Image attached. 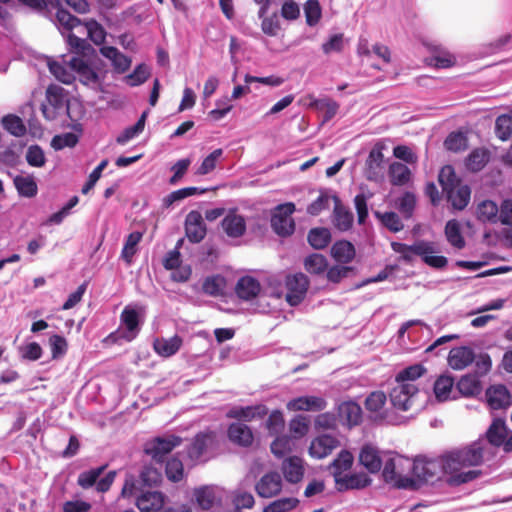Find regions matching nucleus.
Instances as JSON below:
<instances>
[{"instance_id":"1","label":"nucleus","mask_w":512,"mask_h":512,"mask_svg":"<svg viewBox=\"0 0 512 512\" xmlns=\"http://www.w3.org/2000/svg\"><path fill=\"white\" fill-rule=\"evenodd\" d=\"M483 441L452 450L437 460L417 458L413 461V474L419 480L428 482L436 477L440 470L451 475V482L455 484L467 483L478 476L476 470H467L477 466L483 461Z\"/></svg>"},{"instance_id":"2","label":"nucleus","mask_w":512,"mask_h":512,"mask_svg":"<svg viewBox=\"0 0 512 512\" xmlns=\"http://www.w3.org/2000/svg\"><path fill=\"white\" fill-rule=\"evenodd\" d=\"M50 72L62 83L78 79L83 85L98 90L102 80L94 65L86 57L61 56V61L48 62Z\"/></svg>"},{"instance_id":"3","label":"nucleus","mask_w":512,"mask_h":512,"mask_svg":"<svg viewBox=\"0 0 512 512\" xmlns=\"http://www.w3.org/2000/svg\"><path fill=\"white\" fill-rule=\"evenodd\" d=\"M392 250L400 254L401 259L406 263H411L415 256L420 257L427 266L441 270L448 264L447 257L440 255L441 245L435 241L417 240L412 245L400 242L391 243Z\"/></svg>"},{"instance_id":"4","label":"nucleus","mask_w":512,"mask_h":512,"mask_svg":"<svg viewBox=\"0 0 512 512\" xmlns=\"http://www.w3.org/2000/svg\"><path fill=\"white\" fill-rule=\"evenodd\" d=\"M142 308L129 304L120 314V325L103 340L106 345H122L133 341L139 334L142 325Z\"/></svg>"},{"instance_id":"5","label":"nucleus","mask_w":512,"mask_h":512,"mask_svg":"<svg viewBox=\"0 0 512 512\" xmlns=\"http://www.w3.org/2000/svg\"><path fill=\"white\" fill-rule=\"evenodd\" d=\"M55 24L66 38V44L71 53L69 56L86 57L93 50L85 39L72 33L73 29L82 26V22L78 17L72 15L66 9H58L55 14Z\"/></svg>"},{"instance_id":"6","label":"nucleus","mask_w":512,"mask_h":512,"mask_svg":"<svg viewBox=\"0 0 512 512\" xmlns=\"http://www.w3.org/2000/svg\"><path fill=\"white\" fill-rule=\"evenodd\" d=\"M439 182L448 201L457 210H463L470 201L471 190L457 178L452 166H444L439 173Z\"/></svg>"},{"instance_id":"7","label":"nucleus","mask_w":512,"mask_h":512,"mask_svg":"<svg viewBox=\"0 0 512 512\" xmlns=\"http://www.w3.org/2000/svg\"><path fill=\"white\" fill-rule=\"evenodd\" d=\"M420 391L415 384L396 383L390 392L392 406L399 411H420L423 402H419Z\"/></svg>"},{"instance_id":"8","label":"nucleus","mask_w":512,"mask_h":512,"mask_svg":"<svg viewBox=\"0 0 512 512\" xmlns=\"http://www.w3.org/2000/svg\"><path fill=\"white\" fill-rule=\"evenodd\" d=\"M42 114L45 119L52 121L57 117L68 114V95L66 90L55 84L48 86L46 90V101L41 104Z\"/></svg>"},{"instance_id":"9","label":"nucleus","mask_w":512,"mask_h":512,"mask_svg":"<svg viewBox=\"0 0 512 512\" xmlns=\"http://www.w3.org/2000/svg\"><path fill=\"white\" fill-rule=\"evenodd\" d=\"M295 209L292 202L279 204L274 208L271 216V226L276 234L288 236L294 232L295 222L291 216Z\"/></svg>"},{"instance_id":"10","label":"nucleus","mask_w":512,"mask_h":512,"mask_svg":"<svg viewBox=\"0 0 512 512\" xmlns=\"http://www.w3.org/2000/svg\"><path fill=\"white\" fill-rule=\"evenodd\" d=\"M286 300L291 306L300 304L306 296L309 279L303 273H295L286 277Z\"/></svg>"},{"instance_id":"11","label":"nucleus","mask_w":512,"mask_h":512,"mask_svg":"<svg viewBox=\"0 0 512 512\" xmlns=\"http://www.w3.org/2000/svg\"><path fill=\"white\" fill-rule=\"evenodd\" d=\"M182 243L183 239L178 240L176 247L167 254L163 262L164 267L170 270V278L175 282H185L191 276L190 266L181 263L178 249Z\"/></svg>"},{"instance_id":"12","label":"nucleus","mask_w":512,"mask_h":512,"mask_svg":"<svg viewBox=\"0 0 512 512\" xmlns=\"http://www.w3.org/2000/svg\"><path fill=\"white\" fill-rule=\"evenodd\" d=\"M384 146L376 144L370 151L366 160V178L370 181L380 182L384 178Z\"/></svg>"},{"instance_id":"13","label":"nucleus","mask_w":512,"mask_h":512,"mask_svg":"<svg viewBox=\"0 0 512 512\" xmlns=\"http://www.w3.org/2000/svg\"><path fill=\"white\" fill-rule=\"evenodd\" d=\"M282 490V478L278 472L264 474L255 484V491L261 498H272Z\"/></svg>"},{"instance_id":"14","label":"nucleus","mask_w":512,"mask_h":512,"mask_svg":"<svg viewBox=\"0 0 512 512\" xmlns=\"http://www.w3.org/2000/svg\"><path fill=\"white\" fill-rule=\"evenodd\" d=\"M206 225L199 211H190L185 219V233L192 243L201 242L206 236Z\"/></svg>"},{"instance_id":"15","label":"nucleus","mask_w":512,"mask_h":512,"mask_svg":"<svg viewBox=\"0 0 512 512\" xmlns=\"http://www.w3.org/2000/svg\"><path fill=\"white\" fill-rule=\"evenodd\" d=\"M327 402L323 397L315 395L300 396L288 401L286 407L289 411L318 412L326 408Z\"/></svg>"},{"instance_id":"16","label":"nucleus","mask_w":512,"mask_h":512,"mask_svg":"<svg viewBox=\"0 0 512 512\" xmlns=\"http://www.w3.org/2000/svg\"><path fill=\"white\" fill-rule=\"evenodd\" d=\"M339 446V440L332 435L323 434L312 440L309 454L316 459H322L332 453Z\"/></svg>"},{"instance_id":"17","label":"nucleus","mask_w":512,"mask_h":512,"mask_svg":"<svg viewBox=\"0 0 512 512\" xmlns=\"http://www.w3.org/2000/svg\"><path fill=\"white\" fill-rule=\"evenodd\" d=\"M401 463H407L406 457L391 452L384 454L382 475L385 482L392 483L398 487H406L405 483H400V472L396 471V465H401Z\"/></svg>"},{"instance_id":"18","label":"nucleus","mask_w":512,"mask_h":512,"mask_svg":"<svg viewBox=\"0 0 512 512\" xmlns=\"http://www.w3.org/2000/svg\"><path fill=\"white\" fill-rule=\"evenodd\" d=\"M507 437V429L504 420L497 418L494 419L490 427L486 432V439H478V441H483V456L485 455L488 444L489 443L493 447H499L505 443V439Z\"/></svg>"},{"instance_id":"19","label":"nucleus","mask_w":512,"mask_h":512,"mask_svg":"<svg viewBox=\"0 0 512 512\" xmlns=\"http://www.w3.org/2000/svg\"><path fill=\"white\" fill-rule=\"evenodd\" d=\"M222 229L230 238H239L246 232V220L235 210L229 211L221 222Z\"/></svg>"},{"instance_id":"20","label":"nucleus","mask_w":512,"mask_h":512,"mask_svg":"<svg viewBox=\"0 0 512 512\" xmlns=\"http://www.w3.org/2000/svg\"><path fill=\"white\" fill-rule=\"evenodd\" d=\"M100 53L110 61L115 73L124 74L131 66V58L114 46H101Z\"/></svg>"},{"instance_id":"21","label":"nucleus","mask_w":512,"mask_h":512,"mask_svg":"<svg viewBox=\"0 0 512 512\" xmlns=\"http://www.w3.org/2000/svg\"><path fill=\"white\" fill-rule=\"evenodd\" d=\"M475 360L474 351L467 346L452 348L448 355V365L454 370H463Z\"/></svg>"},{"instance_id":"22","label":"nucleus","mask_w":512,"mask_h":512,"mask_svg":"<svg viewBox=\"0 0 512 512\" xmlns=\"http://www.w3.org/2000/svg\"><path fill=\"white\" fill-rule=\"evenodd\" d=\"M338 416L343 424L352 427L360 423L362 409L356 402H343L338 406Z\"/></svg>"},{"instance_id":"23","label":"nucleus","mask_w":512,"mask_h":512,"mask_svg":"<svg viewBox=\"0 0 512 512\" xmlns=\"http://www.w3.org/2000/svg\"><path fill=\"white\" fill-rule=\"evenodd\" d=\"M486 399L489 407L494 410L506 408L510 405V395L504 385H495L488 388Z\"/></svg>"},{"instance_id":"24","label":"nucleus","mask_w":512,"mask_h":512,"mask_svg":"<svg viewBox=\"0 0 512 512\" xmlns=\"http://www.w3.org/2000/svg\"><path fill=\"white\" fill-rule=\"evenodd\" d=\"M282 472L288 482H300L304 475L303 460L297 456L285 459L282 463Z\"/></svg>"},{"instance_id":"25","label":"nucleus","mask_w":512,"mask_h":512,"mask_svg":"<svg viewBox=\"0 0 512 512\" xmlns=\"http://www.w3.org/2000/svg\"><path fill=\"white\" fill-rule=\"evenodd\" d=\"M360 463L370 472L376 473L380 471L384 455L380 456L378 450L371 446L365 445L359 455Z\"/></svg>"},{"instance_id":"26","label":"nucleus","mask_w":512,"mask_h":512,"mask_svg":"<svg viewBox=\"0 0 512 512\" xmlns=\"http://www.w3.org/2000/svg\"><path fill=\"white\" fill-rule=\"evenodd\" d=\"M229 439L240 446H250L253 442L251 429L244 423H232L228 428Z\"/></svg>"},{"instance_id":"27","label":"nucleus","mask_w":512,"mask_h":512,"mask_svg":"<svg viewBox=\"0 0 512 512\" xmlns=\"http://www.w3.org/2000/svg\"><path fill=\"white\" fill-rule=\"evenodd\" d=\"M136 506L140 512H159L160 511V491H144L137 496Z\"/></svg>"},{"instance_id":"28","label":"nucleus","mask_w":512,"mask_h":512,"mask_svg":"<svg viewBox=\"0 0 512 512\" xmlns=\"http://www.w3.org/2000/svg\"><path fill=\"white\" fill-rule=\"evenodd\" d=\"M334 211H333V224L340 231H347L352 227L353 214L345 208L337 197L333 198Z\"/></svg>"},{"instance_id":"29","label":"nucleus","mask_w":512,"mask_h":512,"mask_svg":"<svg viewBox=\"0 0 512 512\" xmlns=\"http://www.w3.org/2000/svg\"><path fill=\"white\" fill-rule=\"evenodd\" d=\"M213 437L208 433L196 435L194 441L190 444L187 455L192 462L200 461L208 448L212 444Z\"/></svg>"},{"instance_id":"30","label":"nucleus","mask_w":512,"mask_h":512,"mask_svg":"<svg viewBox=\"0 0 512 512\" xmlns=\"http://www.w3.org/2000/svg\"><path fill=\"white\" fill-rule=\"evenodd\" d=\"M390 183L394 186H405L412 178L411 170L401 162H392L388 168Z\"/></svg>"},{"instance_id":"31","label":"nucleus","mask_w":512,"mask_h":512,"mask_svg":"<svg viewBox=\"0 0 512 512\" xmlns=\"http://www.w3.org/2000/svg\"><path fill=\"white\" fill-rule=\"evenodd\" d=\"M194 497L199 507L204 510L211 509L220 501L217 495V489L213 486H204L195 489Z\"/></svg>"},{"instance_id":"32","label":"nucleus","mask_w":512,"mask_h":512,"mask_svg":"<svg viewBox=\"0 0 512 512\" xmlns=\"http://www.w3.org/2000/svg\"><path fill=\"white\" fill-rule=\"evenodd\" d=\"M259 291V282L250 276L240 278L236 285V293L238 297L244 300H250L256 297Z\"/></svg>"},{"instance_id":"33","label":"nucleus","mask_w":512,"mask_h":512,"mask_svg":"<svg viewBox=\"0 0 512 512\" xmlns=\"http://www.w3.org/2000/svg\"><path fill=\"white\" fill-rule=\"evenodd\" d=\"M146 117L147 111H144L134 125L125 128L121 133H119L116 137V143L124 146L138 137L144 130Z\"/></svg>"},{"instance_id":"34","label":"nucleus","mask_w":512,"mask_h":512,"mask_svg":"<svg viewBox=\"0 0 512 512\" xmlns=\"http://www.w3.org/2000/svg\"><path fill=\"white\" fill-rule=\"evenodd\" d=\"M371 479L365 473H354L345 475L341 478H336V483L339 486V490L343 489H361L368 486Z\"/></svg>"},{"instance_id":"35","label":"nucleus","mask_w":512,"mask_h":512,"mask_svg":"<svg viewBox=\"0 0 512 512\" xmlns=\"http://www.w3.org/2000/svg\"><path fill=\"white\" fill-rule=\"evenodd\" d=\"M16 2V0H14ZM20 4L31 10L46 15L51 10L64 9L61 6V0H17ZM16 6L13 8L15 9Z\"/></svg>"},{"instance_id":"36","label":"nucleus","mask_w":512,"mask_h":512,"mask_svg":"<svg viewBox=\"0 0 512 512\" xmlns=\"http://www.w3.org/2000/svg\"><path fill=\"white\" fill-rule=\"evenodd\" d=\"M206 192V189H202L199 187H185L178 189L176 191L171 192L163 199V205L166 207H172L184 199L194 196L200 195Z\"/></svg>"},{"instance_id":"37","label":"nucleus","mask_w":512,"mask_h":512,"mask_svg":"<svg viewBox=\"0 0 512 512\" xmlns=\"http://www.w3.org/2000/svg\"><path fill=\"white\" fill-rule=\"evenodd\" d=\"M499 207L491 200L481 201L476 207L477 219L482 222L496 223L498 221Z\"/></svg>"},{"instance_id":"38","label":"nucleus","mask_w":512,"mask_h":512,"mask_svg":"<svg viewBox=\"0 0 512 512\" xmlns=\"http://www.w3.org/2000/svg\"><path fill=\"white\" fill-rule=\"evenodd\" d=\"M142 233L139 231L131 232L125 239L124 246L121 251V258L130 265L138 250V244L142 240Z\"/></svg>"},{"instance_id":"39","label":"nucleus","mask_w":512,"mask_h":512,"mask_svg":"<svg viewBox=\"0 0 512 512\" xmlns=\"http://www.w3.org/2000/svg\"><path fill=\"white\" fill-rule=\"evenodd\" d=\"M459 392L466 397L477 396L481 393V382L476 375H464L457 383Z\"/></svg>"},{"instance_id":"40","label":"nucleus","mask_w":512,"mask_h":512,"mask_svg":"<svg viewBox=\"0 0 512 512\" xmlns=\"http://www.w3.org/2000/svg\"><path fill=\"white\" fill-rule=\"evenodd\" d=\"M445 236L448 243L456 249L465 247V239L461 233V225L455 220H449L445 225Z\"/></svg>"},{"instance_id":"41","label":"nucleus","mask_w":512,"mask_h":512,"mask_svg":"<svg viewBox=\"0 0 512 512\" xmlns=\"http://www.w3.org/2000/svg\"><path fill=\"white\" fill-rule=\"evenodd\" d=\"M331 254L337 262L349 263L355 257V248L350 242L342 240L332 246Z\"/></svg>"},{"instance_id":"42","label":"nucleus","mask_w":512,"mask_h":512,"mask_svg":"<svg viewBox=\"0 0 512 512\" xmlns=\"http://www.w3.org/2000/svg\"><path fill=\"white\" fill-rule=\"evenodd\" d=\"M309 98L311 99L310 107L324 112V121L331 120L339 109L338 103L329 98L315 99L313 96Z\"/></svg>"},{"instance_id":"43","label":"nucleus","mask_w":512,"mask_h":512,"mask_svg":"<svg viewBox=\"0 0 512 512\" xmlns=\"http://www.w3.org/2000/svg\"><path fill=\"white\" fill-rule=\"evenodd\" d=\"M223 156V149L218 148L213 150L209 155H207L201 162V164L196 168V175H207L214 171L219 162L221 161Z\"/></svg>"},{"instance_id":"44","label":"nucleus","mask_w":512,"mask_h":512,"mask_svg":"<svg viewBox=\"0 0 512 512\" xmlns=\"http://www.w3.org/2000/svg\"><path fill=\"white\" fill-rule=\"evenodd\" d=\"M1 123L3 128L15 137H22L26 133V126L23 120L15 114L4 116Z\"/></svg>"},{"instance_id":"45","label":"nucleus","mask_w":512,"mask_h":512,"mask_svg":"<svg viewBox=\"0 0 512 512\" xmlns=\"http://www.w3.org/2000/svg\"><path fill=\"white\" fill-rule=\"evenodd\" d=\"M304 268L310 274L321 275L328 268L327 259L318 253L311 254L304 259Z\"/></svg>"},{"instance_id":"46","label":"nucleus","mask_w":512,"mask_h":512,"mask_svg":"<svg viewBox=\"0 0 512 512\" xmlns=\"http://www.w3.org/2000/svg\"><path fill=\"white\" fill-rule=\"evenodd\" d=\"M82 30L87 32L88 38L96 45L104 43L106 38V31L104 27L96 20L91 19L85 23H82Z\"/></svg>"},{"instance_id":"47","label":"nucleus","mask_w":512,"mask_h":512,"mask_svg":"<svg viewBox=\"0 0 512 512\" xmlns=\"http://www.w3.org/2000/svg\"><path fill=\"white\" fill-rule=\"evenodd\" d=\"M140 483L142 488H158L160 483V472L154 465H144L140 473Z\"/></svg>"},{"instance_id":"48","label":"nucleus","mask_w":512,"mask_h":512,"mask_svg":"<svg viewBox=\"0 0 512 512\" xmlns=\"http://www.w3.org/2000/svg\"><path fill=\"white\" fill-rule=\"evenodd\" d=\"M489 160V152L485 149H474L466 159V167L468 170L480 171Z\"/></svg>"},{"instance_id":"49","label":"nucleus","mask_w":512,"mask_h":512,"mask_svg":"<svg viewBox=\"0 0 512 512\" xmlns=\"http://www.w3.org/2000/svg\"><path fill=\"white\" fill-rule=\"evenodd\" d=\"M107 465H102L96 468H92L87 471H83L79 474L77 483L83 489H89L96 486L97 480L103 474Z\"/></svg>"},{"instance_id":"50","label":"nucleus","mask_w":512,"mask_h":512,"mask_svg":"<svg viewBox=\"0 0 512 512\" xmlns=\"http://www.w3.org/2000/svg\"><path fill=\"white\" fill-rule=\"evenodd\" d=\"M14 185L20 196L31 198L37 194V184L30 176H16Z\"/></svg>"},{"instance_id":"51","label":"nucleus","mask_w":512,"mask_h":512,"mask_svg":"<svg viewBox=\"0 0 512 512\" xmlns=\"http://www.w3.org/2000/svg\"><path fill=\"white\" fill-rule=\"evenodd\" d=\"M454 379L447 375L440 376L434 384V393L439 401H446L450 398Z\"/></svg>"},{"instance_id":"52","label":"nucleus","mask_w":512,"mask_h":512,"mask_svg":"<svg viewBox=\"0 0 512 512\" xmlns=\"http://www.w3.org/2000/svg\"><path fill=\"white\" fill-rule=\"evenodd\" d=\"M425 371L426 369L421 364L411 365L397 374L396 383L414 384V381L421 377Z\"/></svg>"},{"instance_id":"53","label":"nucleus","mask_w":512,"mask_h":512,"mask_svg":"<svg viewBox=\"0 0 512 512\" xmlns=\"http://www.w3.org/2000/svg\"><path fill=\"white\" fill-rule=\"evenodd\" d=\"M331 239V235L326 228H314L308 234V242L315 249L325 248Z\"/></svg>"},{"instance_id":"54","label":"nucleus","mask_w":512,"mask_h":512,"mask_svg":"<svg viewBox=\"0 0 512 512\" xmlns=\"http://www.w3.org/2000/svg\"><path fill=\"white\" fill-rule=\"evenodd\" d=\"M495 133L503 141L512 136V113L503 114L497 117L495 122Z\"/></svg>"},{"instance_id":"55","label":"nucleus","mask_w":512,"mask_h":512,"mask_svg":"<svg viewBox=\"0 0 512 512\" xmlns=\"http://www.w3.org/2000/svg\"><path fill=\"white\" fill-rule=\"evenodd\" d=\"M304 14L308 26H315L322 17V8L318 0H308L304 4Z\"/></svg>"},{"instance_id":"56","label":"nucleus","mask_w":512,"mask_h":512,"mask_svg":"<svg viewBox=\"0 0 512 512\" xmlns=\"http://www.w3.org/2000/svg\"><path fill=\"white\" fill-rule=\"evenodd\" d=\"M299 500L294 497L277 499L264 507L263 512H288L297 507Z\"/></svg>"},{"instance_id":"57","label":"nucleus","mask_w":512,"mask_h":512,"mask_svg":"<svg viewBox=\"0 0 512 512\" xmlns=\"http://www.w3.org/2000/svg\"><path fill=\"white\" fill-rule=\"evenodd\" d=\"M353 463V455L349 451H341L338 457L332 462L331 469L336 478H341L340 475L350 469Z\"/></svg>"},{"instance_id":"58","label":"nucleus","mask_w":512,"mask_h":512,"mask_svg":"<svg viewBox=\"0 0 512 512\" xmlns=\"http://www.w3.org/2000/svg\"><path fill=\"white\" fill-rule=\"evenodd\" d=\"M166 477L172 482H179L184 477L183 462L177 457L169 459L165 466Z\"/></svg>"},{"instance_id":"59","label":"nucleus","mask_w":512,"mask_h":512,"mask_svg":"<svg viewBox=\"0 0 512 512\" xmlns=\"http://www.w3.org/2000/svg\"><path fill=\"white\" fill-rule=\"evenodd\" d=\"M150 76L149 67L142 63L136 66L134 71L125 77V83L131 87L141 85Z\"/></svg>"},{"instance_id":"60","label":"nucleus","mask_w":512,"mask_h":512,"mask_svg":"<svg viewBox=\"0 0 512 512\" xmlns=\"http://www.w3.org/2000/svg\"><path fill=\"white\" fill-rule=\"evenodd\" d=\"M79 142V136L73 132H66L60 135H55L52 138L51 146L55 150H62L66 147L73 148Z\"/></svg>"},{"instance_id":"61","label":"nucleus","mask_w":512,"mask_h":512,"mask_svg":"<svg viewBox=\"0 0 512 512\" xmlns=\"http://www.w3.org/2000/svg\"><path fill=\"white\" fill-rule=\"evenodd\" d=\"M387 397L382 391L372 392L365 400V407L372 413L379 414L386 404Z\"/></svg>"},{"instance_id":"62","label":"nucleus","mask_w":512,"mask_h":512,"mask_svg":"<svg viewBox=\"0 0 512 512\" xmlns=\"http://www.w3.org/2000/svg\"><path fill=\"white\" fill-rule=\"evenodd\" d=\"M334 197L327 192H321L318 198L307 207V213L313 216L319 215L323 210L329 208Z\"/></svg>"},{"instance_id":"63","label":"nucleus","mask_w":512,"mask_h":512,"mask_svg":"<svg viewBox=\"0 0 512 512\" xmlns=\"http://www.w3.org/2000/svg\"><path fill=\"white\" fill-rule=\"evenodd\" d=\"M26 161L32 167H42L46 163L43 149L39 145H31L26 152Z\"/></svg>"},{"instance_id":"64","label":"nucleus","mask_w":512,"mask_h":512,"mask_svg":"<svg viewBox=\"0 0 512 512\" xmlns=\"http://www.w3.org/2000/svg\"><path fill=\"white\" fill-rule=\"evenodd\" d=\"M416 205V197L412 192H405L397 202L398 210L406 217H411Z\"/></svg>"}]
</instances>
